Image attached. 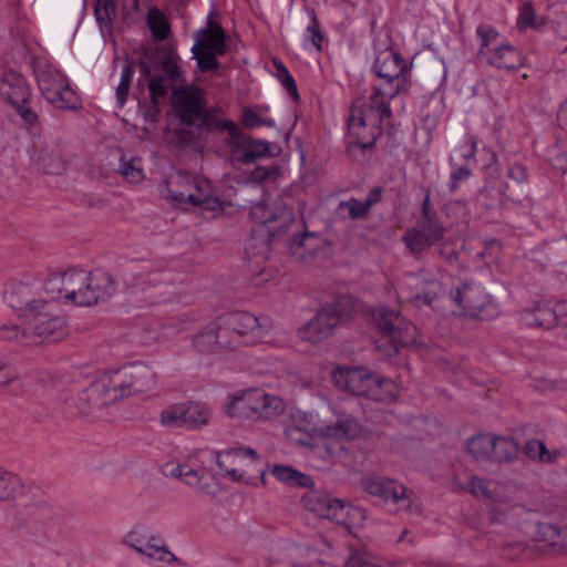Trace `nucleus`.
Segmentation results:
<instances>
[{"instance_id": "nucleus-1", "label": "nucleus", "mask_w": 567, "mask_h": 567, "mask_svg": "<svg viewBox=\"0 0 567 567\" xmlns=\"http://www.w3.org/2000/svg\"><path fill=\"white\" fill-rule=\"evenodd\" d=\"M413 63L392 48L379 50L372 65L380 80L369 102L357 101L348 121L349 136L362 147L371 146L379 125L391 116L390 101L411 91Z\"/></svg>"}, {"instance_id": "nucleus-2", "label": "nucleus", "mask_w": 567, "mask_h": 567, "mask_svg": "<svg viewBox=\"0 0 567 567\" xmlns=\"http://www.w3.org/2000/svg\"><path fill=\"white\" fill-rule=\"evenodd\" d=\"M285 434L291 442L310 446L321 457L334 458L346 450L347 443L363 435V427L351 415L318 426L313 413L298 411L291 415Z\"/></svg>"}, {"instance_id": "nucleus-3", "label": "nucleus", "mask_w": 567, "mask_h": 567, "mask_svg": "<svg viewBox=\"0 0 567 567\" xmlns=\"http://www.w3.org/2000/svg\"><path fill=\"white\" fill-rule=\"evenodd\" d=\"M154 383L155 375L147 367H123L102 374L87 389L86 396L94 408H103L131 393L146 391Z\"/></svg>"}, {"instance_id": "nucleus-4", "label": "nucleus", "mask_w": 567, "mask_h": 567, "mask_svg": "<svg viewBox=\"0 0 567 567\" xmlns=\"http://www.w3.org/2000/svg\"><path fill=\"white\" fill-rule=\"evenodd\" d=\"M286 401L261 388L238 390L228 395L224 414L240 423H270L285 414Z\"/></svg>"}, {"instance_id": "nucleus-5", "label": "nucleus", "mask_w": 567, "mask_h": 567, "mask_svg": "<svg viewBox=\"0 0 567 567\" xmlns=\"http://www.w3.org/2000/svg\"><path fill=\"white\" fill-rule=\"evenodd\" d=\"M49 310L39 309L34 318H27L22 327L16 324H2L0 337L4 340L18 341L25 346L58 341L65 337L64 319L55 313L56 303L50 300Z\"/></svg>"}, {"instance_id": "nucleus-6", "label": "nucleus", "mask_w": 567, "mask_h": 567, "mask_svg": "<svg viewBox=\"0 0 567 567\" xmlns=\"http://www.w3.org/2000/svg\"><path fill=\"white\" fill-rule=\"evenodd\" d=\"M169 199L181 208L202 207L215 210L221 208V202L216 196L213 185L202 176H190L177 173L167 181Z\"/></svg>"}, {"instance_id": "nucleus-7", "label": "nucleus", "mask_w": 567, "mask_h": 567, "mask_svg": "<svg viewBox=\"0 0 567 567\" xmlns=\"http://www.w3.org/2000/svg\"><path fill=\"white\" fill-rule=\"evenodd\" d=\"M203 452L192 451L182 460H171L162 464L161 473L168 478L181 480L196 494L215 498L220 493L219 481L208 471L196 468Z\"/></svg>"}, {"instance_id": "nucleus-8", "label": "nucleus", "mask_w": 567, "mask_h": 567, "mask_svg": "<svg viewBox=\"0 0 567 567\" xmlns=\"http://www.w3.org/2000/svg\"><path fill=\"white\" fill-rule=\"evenodd\" d=\"M303 507L316 516L346 525L350 530L361 526L364 512L349 506L331 495L317 491L308 492L302 497Z\"/></svg>"}, {"instance_id": "nucleus-9", "label": "nucleus", "mask_w": 567, "mask_h": 567, "mask_svg": "<svg viewBox=\"0 0 567 567\" xmlns=\"http://www.w3.org/2000/svg\"><path fill=\"white\" fill-rule=\"evenodd\" d=\"M360 485L365 494L392 505L396 512L419 511L420 506L415 494L393 478L368 474L361 478Z\"/></svg>"}, {"instance_id": "nucleus-10", "label": "nucleus", "mask_w": 567, "mask_h": 567, "mask_svg": "<svg viewBox=\"0 0 567 567\" xmlns=\"http://www.w3.org/2000/svg\"><path fill=\"white\" fill-rule=\"evenodd\" d=\"M478 39V56L487 64L515 70L523 65L520 52L507 42L499 41V33L489 25H480L476 29Z\"/></svg>"}, {"instance_id": "nucleus-11", "label": "nucleus", "mask_w": 567, "mask_h": 567, "mask_svg": "<svg viewBox=\"0 0 567 567\" xmlns=\"http://www.w3.org/2000/svg\"><path fill=\"white\" fill-rule=\"evenodd\" d=\"M458 489L471 494L474 498L502 507H514L520 502V491L509 481L483 478L475 474L468 476Z\"/></svg>"}, {"instance_id": "nucleus-12", "label": "nucleus", "mask_w": 567, "mask_h": 567, "mask_svg": "<svg viewBox=\"0 0 567 567\" xmlns=\"http://www.w3.org/2000/svg\"><path fill=\"white\" fill-rule=\"evenodd\" d=\"M520 324L529 328L567 330V299H537L517 312Z\"/></svg>"}, {"instance_id": "nucleus-13", "label": "nucleus", "mask_w": 567, "mask_h": 567, "mask_svg": "<svg viewBox=\"0 0 567 567\" xmlns=\"http://www.w3.org/2000/svg\"><path fill=\"white\" fill-rule=\"evenodd\" d=\"M123 544L136 551L152 566L165 567L176 561L164 538L147 527L136 526L123 537Z\"/></svg>"}, {"instance_id": "nucleus-14", "label": "nucleus", "mask_w": 567, "mask_h": 567, "mask_svg": "<svg viewBox=\"0 0 567 567\" xmlns=\"http://www.w3.org/2000/svg\"><path fill=\"white\" fill-rule=\"evenodd\" d=\"M372 319L390 344L389 352L396 353L401 347L410 346L416 341V328L399 313L386 307H380L372 312Z\"/></svg>"}, {"instance_id": "nucleus-15", "label": "nucleus", "mask_w": 567, "mask_h": 567, "mask_svg": "<svg viewBox=\"0 0 567 567\" xmlns=\"http://www.w3.org/2000/svg\"><path fill=\"white\" fill-rule=\"evenodd\" d=\"M226 333L231 332L237 337L236 343L246 346L269 343L275 340V326L267 317H255L248 312L236 313L230 317Z\"/></svg>"}, {"instance_id": "nucleus-16", "label": "nucleus", "mask_w": 567, "mask_h": 567, "mask_svg": "<svg viewBox=\"0 0 567 567\" xmlns=\"http://www.w3.org/2000/svg\"><path fill=\"white\" fill-rule=\"evenodd\" d=\"M38 85L43 97L58 109H78L80 99L70 86L64 74L52 68L44 66L37 73Z\"/></svg>"}, {"instance_id": "nucleus-17", "label": "nucleus", "mask_w": 567, "mask_h": 567, "mask_svg": "<svg viewBox=\"0 0 567 567\" xmlns=\"http://www.w3.org/2000/svg\"><path fill=\"white\" fill-rule=\"evenodd\" d=\"M227 51L225 32L219 24L210 23L199 30L196 34L192 52L197 60L202 71L217 70L219 66L217 56L224 55Z\"/></svg>"}, {"instance_id": "nucleus-18", "label": "nucleus", "mask_w": 567, "mask_h": 567, "mask_svg": "<svg viewBox=\"0 0 567 567\" xmlns=\"http://www.w3.org/2000/svg\"><path fill=\"white\" fill-rule=\"evenodd\" d=\"M4 298L8 305L18 312L23 320L34 318L37 310H49V299L42 297V293L34 287V282L12 281L6 289Z\"/></svg>"}, {"instance_id": "nucleus-19", "label": "nucleus", "mask_w": 567, "mask_h": 567, "mask_svg": "<svg viewBox=\"0 0 567 567\" xmlns=\"http://www.w3.org/2000/svg\"><path fill=\"white\" fill-rule=\"evenodd\" d=\"M0 95L27 123L33 124L37 121V114L27 107L31 91L22 74L12 70L6 71L0 79Z\"/></svg>"}, {"instance_id": "nucleus-20", "label": "nucleus", "mask_w": 567, "mask_h": 567, "mask_svg": "<svg viewBox=\"0 0 567 567\" xmlns=\"http://www.w3.org/2000/svg\"><path fill=\"white\" fill-rule=\"evenodd\" d=\"M87 271L80 268H70L63 274L48 281L47 290L52 295L50 300L64 299L78 306H84Z\"/></svg>"}, {"instance_id": "nucleus-21", "label": "nucleus", "mask_w": 567, "mask_h": 567, "mask_svg": "<svg viewBox=\"0 0 567 567\" xmlns=\"http://www.w3.org/2000/svg\"><path fill=\"white\" fill-rule=\"evenodd\" d=\"M251 218L267 226L270 236L286 233L293 223V213L279 200L262 202L251 208Z\"/></svg>"}, {"instance_id": "nucleus-22", "label": "nucleus", "mask_w": 567, "mask_h": 567, "mask_svg": "<svg viewBox=\"0 0 567 567\" xmlns=\"http://www.w3.org/2000/svg\"><path fill=\"white\" fill-rule=\"evenodd\" d=\"M257 460V452L249 447H238L216 454L217 465L224 476L234 482L247 483V467Z\"/></svg>"}, {"instance_id": "nucleus-23", "label": "nucleus", "mask_w": 567, "mask_h": 567, "mask_svg": "<svg viewBox=\"0 0 567 567\" xmlns=\"http://www.w3.org/2000/svg\"><path fill=\"white\" fill-rule=\"evenodd\" d=\"M172 104L175 115L185 124L193 125L204 115V93L197 87L187 86L175 90Z\"/></svg>"}, {"instance_id": "nucleus-24", "label": "nucleus", "mask_w": 567, "mask_h": 567, "mask_svg": "<svg viewBox=\"0 0 567 567\" xmlns=\"http://www.w3.org/2000/svg\"><path fill=\"white\" fill-rule=\"evenodd\" d=\"M375 375L364 368L340 367L333 371L332 379L338 388L368 398L369 392H373L371 385Z\"/></svg>"}, {"instance_id": "nucleus-25", "label": "nucleus", "mask_w": 567, "mask_h": 567, "mask_svg": "<svg viewBox=\"0 0 567 567\" xmlns=\"http://www.w3.org/2000/svg\"><path fill=\"white\" fill-rule=\"evenodd\" d=\"M443 226L432 219L422 221L417 227L406 231L404 241L412 252H420L443 238Z\"/></svg>"}, {"instance_id": "nucleus-26", "label": "nucleus", "mask_w": 567, "mask_h": 567, "mask_svg": "<svg viewBox=\"0 0 567 567\" xmlns=\"http://www.w3.org/2000/svg\"><path fill=\"white\" fill-rule=\"evenodd\" d=\"M338 327V319L323 308L308 323L299 328L298 336L303 341L318 343L328 339Z\"/></svg>"}, {"instance_id": "nucleus-27", "label": "nucleus", "mask_w": 567, "mask_h": 567, "mask_svg": "<svg viewBox=\"0 0 567 567\" xmlns=\"http://www.w3.org/2000/svg\"><path fill=\"white\" fill-rule=\"evenodd\" d=\"M116 285L112 276L103 270L87 271L84 306H93L112 297Z\"/></svg>"}, {"instance_id": "nucleus-28", "label": "nucleus", "mask_w": 567, "mask_h": 567, "mask_svg": "<svg viewBox=\"0 0 567 567\" xmlns=\"http://www.w3.org/2000/svg\"><path fill=\"white\" fill-rule=\"evenodd\" d=\"M229 146L233 161L246 164L252 163L269 153L268 143L251 140L243 133Z\"/></svg>"}, {"instance_id": "nucleus-29", "label": "nucleus", "mask_w": 567, "mask_h": 567, "mask_svg": "<svg viewBox=\"0 0 567 567\" xmlns=\"http://www.w3.org/2000/svg\"><path fill=\"white\" fill-rule=\"evenodd\" d=\"M455 302L463 308L464 312L468 316H480L483 308L488 302V296L485 291L475 285H465L457 290Z\"/></svg>"}, {"instance_id": "nucleus-30", "label": "nucleus", "mask_w": 567, "mask_h": 567, "mask_svg": "<svg viewBox=\"0 0 567 567\" xmlns=\"http://www.w3.org/2000/svg\"><path fill=\"white\" fill-rule=\"evenodd\" d=\"M536 540L539 549L567 553V527L558 528L553 525L539 526Z\"/></svg>"}, {"instance_id": "nucleus-31", "label": "nucleus", "mask_w": 567, "mask_h": 567, "mask_svg": "<svg viewBox=\"0 0 567 567\" xmlns=\"http://www.w3.org/2000/svg\"><path fill=\"white\" fill-rule=\"evenodd\" d=\"M344 567H412L374 556L363 548H351L344 560Z\"/></svg>"}, {"instance_id": "nucleus-32", "label": "nucleus", "mask_w": 567, "mask_h": 567, "mask_svg": "<svg viewBox=\"0 0 567 567\" xmlns=\"http://www.w3.org/2000/svg\"><path fill=\"white\" fill-rule=\"evenodd\" d=\"M185 414V427L197 430L209 424L213 409L205 402L187 401L183 402Z\"/></svg>"}, {"instance_id": "nucleus-33", "label": "nucleus", "mask_w": 567, "mask_h": 567, "mask_svg": "<svg viewBox=\"0 0 567 567\" xmlns=\"http://www.w3.org/2000/svg\"><path fill=\"white\" fill-rule=\"evenodd\" d=\"M24 494L22 480L0 467V503H10Z\"/></svg>"}, {"instance_id": "nucleus-34", "label": "nucleus", "mask_w": 567, "mask_h": 567, "mask_svg": "<svg viewBox=\"0 0 567 567\" xmlns=\"http://www.w3.org/2000/svg\"><path fill=\"white\" fill-rule=\"evenodd\" d=\"M362 303L352 297H341L331 307H327L331 313L338 319V326L353 319L361 313Z\"/></svg>"}, {"instance_id": "nucleus-35", "label": "nucleus", "mask_w": 567, "mask_h": 567, "mask_svg": "<svg viewBox=\"0 0 567 567\" xmlns=\"http://www.w3.org/2000/svg\"><path fill=\"white\" fill-rule=\"evenodd\" d=\"M493 435L481 434L467 441L466 450L476 461L493 460Z\"/></svg>"}, {"instance_id": "nucleus-36", "label": "nucleus", "mask_w": 567, "mask_h": 567, "mask_svg": "<svg viewBox=\"0 0 567 567\" xmlns=\"http://www.w3.org/2000/svg\"><path fill=\"white\" fill-rule=\"evenodd\" d=\"M371 390L373 392H369L368 398L381 402H392L399 394L398 385L392 380L384 379L379 374L375 375Z\"/></svg>"}, {"instance_id": "nucleus-37", "label": "nucleus", "mask_w": 567, "mask_h": 567, "mask_svg": "<svg viewBox=\"0 0 567 567\" xmlns=\"http://www.w3.org/2000/svg\"><path fill=\"white\" fill-rule=\"evenodd\" d=\"M272 475L277 481L293 486H308L311 483L308 475L287 465H275Z\"/></svg>"}, {"instance_id": "nucleus-38", "label": "nucleus", "mask_w": 567, "mask_h": 567, "mask_svg": "<svg viewBox=\"0 0 567 567\" xmlns=\"http://www.w3.org/2000/svg\"><path fill=\"white\" fill-rule=\"evenodd\" d=\"M268 107H245L241 112L240 122L247 128H257L260 126L275 127L276 123L272 118L265 117L264 113Z\"/></svg>"}, {"instance_id": "nucleus-39", "label": "nucleus", "mask_w": 567, "mask_h": 567, "mask_svg": "<svg viewBox=\"0 0 567 567\" xmlns=\"http://www.w3.org/2000/svg\"><path fill=\"white\" fill-rule=\"evenodd\" d=\"M159 421L164 427H185V414L183 402L172 404L163 409L159 414Z\"/></svg>"}, {"instance_id": "nucleus-40", "label": "nucleus", "mask_w": 567, "mask_h": 567, "mask_svg": "<svg viewBox=\"0 0 567 567\" xmlns=\"http://www.w3.org/2000/svg\"><path fill=\"white\" fill-rule=\"evenodd\" d=\"M525 453L532 460L547 463L555 462L559 454L557 451H549L545 443L539 440L528 441L525 445Z\"/></svg>"}, {"instance_id": "nucleus-41", "label": "nucleus", "mask_w": 567, "mask_h": 567, "mask_svg": "<svg viewBox=\"0 0 567 567\" xmlns=\"http://www.w3.org/2000/svg\"><path fill=\"white\" fill-rule=\"evenodd\" d=\"M493 461L506 462L516 456L517 446L513 440L493 436Z\"/></svg>"}, {"instance_id": "nucleus-42", "label": "nucleus", "mask_w": 567, "mask_h": 567, "mask_svg": "<svg viewBox=\"0 0 567 567\" xmlns=\"http://www.w3.org/2000/svg\"><path fill=\"white\" fill-rule=\"evenodd\" d=\"M226 331H219L218 334L214 332H204L194 339V347L202 353L216 352L219 343L226 339Z\"/></svg>"}, {"instance_id": "nucleus-43", "label": "nucleus", "mask_w": 567, "mask_h": 567, "mask_svg": "<svg viewBox=\"0 0 567 567\" xmlns=\"http://www.w3.org/2000/svg\"><path fill=\"white\" fill-rule=\"evenodd\" d=\"M147 24L157 40H165L169 35L168 22L158 9H151L147 14Z\"/></svg>"}, {"instance_id": "nucleus-44", "label": "nucleus", "mask_w": 567, "mask_h": 567, "mask_svg": "<svg viewBox=\"0 0 567 567\" xmlns=\"http://www.w3.org/2000/svg\"><path fill=\"white\" fill-rule=\"evenodd\" d=\"M545 24V18L539 17L529 3H525L522 7L517 19V25L520 30H526L527 28L538 30L542 29Z\"/></svg>"}, {"instance_id": "nucleus-45", "label": "nucleus", "mask_w": 567, "mask_h": 567, "mask_svg": "<svg viewBox=\"0 0 567 567\" xmlns=\"http://www.w3.org/2000/svg\"><path fill=\"white\" fill-rule=\"evenodd\" d=\"M308 14L310 18V22L305 32V38L307 41L306 48H309V45H311L317 51H321L322 42H323V34L321 33V30H320L318 17L313 9L309 10Z\"/></svg>"}, {"instance_id": "nucleus-46", "label": "nucleus", "mask_w": 567, "mask_h": 567, "mask_svg": "<svg viewBox=\"0 0 567 567\" xmlns=\"http://www.w3.org/2000/svg\"><path fill=\"white\" fill-rule=\"evenodd\" d=\"M370 209V203L350 198L339 205V212L351 219L363 217Z\"/></svg>"}, {"instance_id": "nucleus-47", "label": "nucleus", "mask_w": 567, "mask_h": 567, "mask_svg": "<svg viewBox=\"0 0 567 567\" xmlns=\"http://www.w3.org/2000/svg\"><path fill=\"white\" fill-rule=\"evenodd\" d=\"M120 172L122 176L132 184L141 183L144 179V172L142 163L138 158H133L128 162H123Z\"/></svg>"}, {"instance_id": "nucleus-48", "label": "nucleus", "mask_w": 567, "mask_h": 567, "mask_svg": "<svg viewBox=\"0 0 567 567\" xmlns=\"http://www.w3.org/2000/svg\"><path fill=\"white\" fill-rule=\"evenodd\" d=\"M423 296L422 299L425 303L431 305L432 301L443 293V285L440 279L433 278L429 280H423L422 282ZM416 298L420 299L421 296L416 295Z\"/></svg>"}, {"instance_id": "nucleus-49", "label": "nucleus", "mask_w": 567, "mask_h": 567, "mask_svg": "<svg viewBox=\"0 0 567 567\" xmlns=\"http://www.w3.org/2000/svg\"><path fill=\"white\" fill-rule=\"evenodd\" d=\"M178 55L174 50H168L166 56L162 61V69L172 80H182V70L178 65Z\"/></svg>"}, {"instance_id": "nucleus-50", "label": "nucleus", "mask_w": 567, "mask_h": 567, "mask_svg": "<svg viewBox=\"0 0 567 567\" xmlns=\"http://www.w3.org/2000/svg\"><path fill=\"white\" fill-rule=\"evenodd\" d=\"M133 78V70L128 64L122 69L121 81L116 87V97L121 105L124 104Z\"/></svg>"}, {"instance_id": "nucleus-51", "label": "nucleus", "mask_w": 567, "mask_h": 567, "mask_svg": "<svg viewBox=\"0 0 567 567\" xmlns=\"http://www.w3.org/2000/svg\"><path fill=\"white\" fill-rule=\"evenodd\" d=\"M169 84L167 80L162 76H154L150 81V93L154 104H158L163 100L168 91Z\"/></svg>"}, {"instance_id": "nucleus-52", "label": "nucleus", "mask_w": 567, "mask_h": 567, "mask_svg": "<svg viewBox=\"0 0 567 567\" xmlns=\"http://www.w3.org/2000/svg\"><path fill=\"white\" fill-rule=\"evenodd\" d=\"M276 68L278 72V79L280 80L281 84L286 87V90L293 97V100H298L299 94L297 90V84L292 75L289 73L287 68L281 63H276Z\"/></svg>"}, {"instance_id": "nucleus-53", "label": "nucleus", "mask_w": 567, "mask_h": 567, "mask_svg": "<svg viewBox=\"0 0 567 567\" xmlns=\"http://www.w3.org/2000/svg\"><path fill=\"white\" fill-rule=\"evenodd\" d=\"M115 0H97L95 4V14L97 20L106 21L115 12Z\"/></svg>"}, {"instance_id": "nucleus-54", "label": "nucleus", "mask_w": 567, "mask_h": 567, "mask_svg": "<svg viewBox=\"0 0 567 567\" xmlns=\"http://www.w3.org/2000/svg\"><path fill=\"white\" fill-rule=\"evenodd\" d=\"M277 174L275 167L258 166L250 174V181L255 183L265 182Z\"/></svg>"}, {"instance_id": "nucleus-55", "label": "nucleus", "mask_w": 567, "mask_h": 567, "mask_svg": "<svg viewBox=\"0 0 567 567\" xmlns=\"http://www.w3.org/2000/svg\"><path fill=\"white\" fill-rule=\"evenodd\" d=\"M215 127L219 130H225L229 134V145L238 138V136L241 134V132L238 130L235 122L231 120H223L215 123Z\"/></svg>"}, {"instance_id": "nucleus-56", "label": "nucleus", "mask_w": 567, "mask_h": 567, "mask_svg": "<svg viewBox=\"0 0 567 567\" xmlns=\"http://www.w3.org/2000/svg\"><path fill=\"white\" fill-rule=\"evenodd\" d=\"M558 121L560 125L567 130V101L564 102L558 111Z\"/></svg>"}, {"instance_id": "nucleus-57", "label": "nucleus", "mask_w": 567, "mask_h": 567, "mask_svg": "<svg viewBox=\"0 0 567 567\" xmlns=\"http://www.w3.org/2000/svg\"><path fill=\"white\" fill-rule=\"evenodd\" d=\"M470 174H471L470 169H467L465 167H461L452 174V178H453L454 183H457L462 179L467 178L470 176Z\"/></svg>"}, {"instance_id": "nucleus-58", "label": "nucleus", "mask_w": 567, "mask_h": 567, "mask_svg": "<svg viewBox=\"0 0 567 567\" xmlns=\"http://www.w3.org/2000/svg\"><path fill=\"white\" fill-rule=\"evenodd\" d=\"M381 197V190L379 188H374L371 190L368 198L364 200L365 203H370V207L380 200Z\"/></svg>"}, {"instance_id": "nucleus-59", "label": "nucleus", "mask_w": 567, "mask_h": 567, "mask_svg": "<svg viewBox=\"0 0 567 567\" xmlns=\"http://www.w3.org/2000/svg\"><path fill=\"white\" fill-rule=\"evenodd\" d=\"M468 144L471 146V154H470V157H473L475 152H476V146H477V140L476 137L474 136H470L468 137Z\"/></svg>"}, {"instance_id": "nucleus-60", "label": "nucleus", "mask_w": 567, "mask_h": 567, "mask_svg": "<svg viewBox=\"0 0 567 567\" xmlns=\"http://www.w3.org/2000/svg\"><path fill=\"white\" fill-rule=\"evenodd\" d=\"M488 153H489V162L495 163L497 161L496 154L492 151H488Z\"/></svg>"}, {"instance_id": "nucleus-61", "label": "nucleus", "mask_w": 567, "mask_h": 567, "mask_svg": "<svg viewBox=\"0 0 567 567\" xmlns=\"http://www.w3.org/2000/svg\"><path fill=\"white\" fill-rule=\"evenodd\" d=\"M297 567H319L318 565H299Z\"/></svg>"}, {"instance_id": "nucleus-62", "label": "nucleus", "mask_w": 567, "mask_h": 567, "mask_svg": "<svg viewBox=\"0 0 567 567\" xmlns=\"http://www.w3.org/2000/svg\"><path fill=\"white\" fill-rule=\"evenodd\" d=\"M406 534H408V532H406V530H405V532H403V534H402V536H401V540H403V538H408V535H406Z\"/></svg>"}, {"instance_id": "nucleus-63", "label": "nucleus", "mask_w": 567, "mask_h": 567, "mask_svg": "<svg viewBox=\"0 0 567 567\" xmlns=\"http://www.w3.org/2000/svg\"><path fill=\"white\" fill-rule=\"evenodd\" d=\"M406 534H408V532H406V530H405V532H403V534H402V536H401V540H403V538H408V535H406Z\"/></svg>"}, {"instance_id": "nucleus-64", "label": "nucleus", "mask_w": 567, "mask_h": 567, "mask_svg": "<svg viewBox=\"0 0 567 567\" xmlns=\"http://www.w3.org/2000/svg\"><path fill=\"white\" fill-rule=\"evenodd\" d=\"M515 168H516V169H519V171L522 172V174L524 173V172H523L522 166H517V167H515Z\"/></svg>"}]
</instances>
